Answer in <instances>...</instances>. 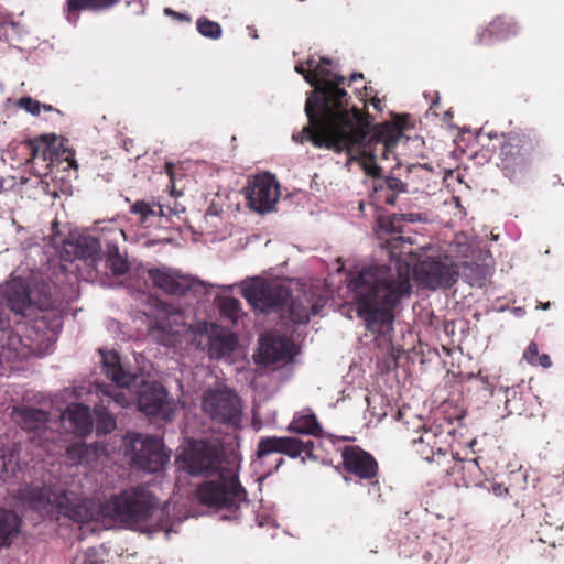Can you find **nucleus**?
Masks as SVG:
<instances>
[{
  "instance_id": "f257e3e1",
  "label": "nucleus",
  "mask_w": 564,
  "mask_h": 564,
  "mask_svg": "<svg viewBox=\"0 0 564 564\" xmlns=\"http://www.w3.org/2000/svg\"><path fill=\"white\" fill-rule=\"evenodd\" d=\"M20 495L23 503L42 517L63 516L77 523L109 519L133 527L148 521L159 506L156 497L145 486L130 487L98 505L74 492L56 491L47 486H26Z\"/></svg>"
},
{
  "instance_id": "f03ea898",
  "label": "nucleus",
  "mask_w": 564,
  "mask_h": 564,
  "mask_svg": "<svg viewBox=\"0 0 564 564\" xmlns=\"http://www.w3.org/2000/svg\"><path fill=\"white\" fill-rule=\"evenodd\" d=\"M369 119L368 113L355 107L319 133L311 135L308 141L315 148L346 152L352 159H360L366 173L378 177L382 170L377 160L388 159L402 137L404 124L399 120L371 126Z\"/></svg>"
},
{
  "instance_id": "7ed1b4c3",
  "label": "nucleus",
  "mask_w": 564,
  "mask_h": 564,
  "mask_svg": "<svg viewBox=\"0 0 564 564\" xmlns=\"http://www.w3.org/2000/svg\"><path fill=\"white\" fill-rule=\"evenodd\" d=\"M357 316L372 334H379L395 318V308L410 296V267L398 260L395 268L364 267L348 284Z\"/></svg>"
},
{
  "instance_id": "20e7f679",
  "label": "nucleus",
  "mask_w": 564,
  "mask_h": 564,
  "mask_svg": "<svg viewBox=\"0 0 564 564\" xmlns=\"http://www.w3.org/2000/svg\"><path fill=\"white\" fill-rule=\"evenodd\" d=\"M185 464L192 476L216 477L197 488V497L203 505L230 509L247 500V491L239 481L238 466L226 455L220 443L191 442Z\"/></svg>"
},
{
  "instance_id": "39448f33",
  "label": "nucleus",
  "mask_w": 564,
  "mask_h": 564,
  "mask_svg": "<svg viewBox=\"0 0 564 564\" xmlns=\"http://www.w3.org/2000/svg\"><path fill=\"white\" fill-rule=\"evenodd\" d=\"M305 65L313 69L316 76L314 90L305 102V113L308 122L302 130L292 135L293 141L304 143L314 133H319L333 122L347 115L356 106L350 104V97L344 88L346 78L332 70L333 61L314 57L305 61Z\"/></svg>"
},
{
  "instance_id": "423d86ee",
  "label": "nucleus",
  "mask_w": 564,
  "mask_h": 564,
  "mask_svg": "<svg viewBox=\"0 0 564 564\" xmlns=\"http://www.w3.org/2000/svg\"><path fill=\"white\" fill-rule=\"evenodd\" d=\"M100 352L104 373L117 384V387L100 388V401L94 408L97 434L106 435L111 433L117 426L112 412L130 405V393L120 390V388H128L135 381V376L123 369L117 351L101 350Z\"/></svg>"
},
{
  "instance_id": "0eeeda50",
  "label": "nucleus",
  "mask_w": 564,
  "mask_h": 564,
  "mask_svg": "<svg viewBox=\"0 0 564 564\" xmlns=\"http://www.w3.org/2000/svg\"><path fill=\"white\" fill-rule=\"evenodd\" d=\"M495 138L499 141L498 165L511 180L524 171L542 150L541 139L533 129H514L500 135L496 133Z\"/></svg>"
},
{
  "instance_id": "6e6552de",
  "label": "nucleus",
  "mask_w": 564,
  "mask_h": 564,
  "mask_svg": "<svg viewBox=\"0 0 564 564\" xmlns=\"http://www.w3.org/2000/svg\"><path fill=\"white\" fill-rule=\"evenodd\" d=\"M124 454L131 465L148 473L161 471L170 460L159 438L141 433H127L123 440Z\"/></svg>"
},
{
  "instance_id": "1a4fd4ad",
  "label": "nucleus",
  "mask_w": 564,
  "mask_h": 564,
  "mask_svg": "<svg viewBox=\"0 0 564 564\" xmlns=\"http://www.w3.org/2000/svg\"><path fill=\"white\" fill-rule=\"evenodd\" d=\"M242 295L254 310L270 313L282 310L289 302L291 292L278 281L256 278L243 288Z\"/></svg>"
},
{
  "instance_id": "9d476101",
  "label": "nucleus",
  "mask_w": 564,
  "mask_h": 564,
  "mask_svg": "<svg viewBox=\"0 0 564 564\" xmlns=\"http://www.w3.org/2000/svg\"><path fill=\"white\" fill-rule=\"evenodd\" d=\"M7 308L13 317V323L18 327L25 328L22 319L32 316L39 308L41 311L47 310L51 303L45 300L41 304L34 302L31 297V290L29 283L21 278H13L9 280L0 291Z\"/></svg>"
},
{
  "instance_id": "9b49d317",
  "label": "nucleus",
  "mask_w": 564,
  "mask_h": 564,
  "mask_svg": "<svg viewBox=\"0 0 564 564\" xmlns=\"http://www.w3.org/2000/svg\"><path fill=\"white\" fill-rule=\"evenodd\" d=\"M192 341L202 350H207L212 359L230 356L238 344L235 334L205 321L198 322L192 328Z\"/></svg>"
},
{
  "instance_id": "f8f14e48",
  "label": "nucleus",
  "mask_w": 564,
  "mask_h": 564,
  "mask_svg": "<svg viewBox=\"0 0 564 564\" xmlns=\"http://www.w3.org/2000/svg\"><path fill=\"white\" fill-rule=\"evenodd\" d=\"M203 409L214 422L234 427L241 423V399L228 388L207 391L203 399Z\"/></svg>"
},
{
  "instance_id": "ddd939ff",
  "label": "nucleus",
  "mask_w": 564,
  "mask_h": 564,
  "mask_svg": "<svg viewBox=\"0 0 564 564\" xmlns=\"http://www.w3.org/2000/svg\"><path fill=\"white\" fill-rule=\"evenodd\" d=\"M316 444L312 440H303L296 436H263L257 446V458L262 459L271 454H283L292 459L301 458L316 460Z\"/></svg>"
},
{
  "instance_id": "4468645a",
  "label": "nucleus",
  "mask_w": 564,
  "mask_h": 564,
  "mask_svg": "<svg viewBox=\"0 0 564 564\" xmlns=\"http://www.w3.org/2000/svg\"><path fill=\"white\" fill-rule=\"evenodd\" d=\"M137 404L140 412L147 416L171 421L174 413L173 403L167 398V391L158 382H144L137 392Z\"/></svg>"
},
{
  "instance_id": "2eb2a0df",
  "label": "nucleus",
  "mask_w": 564,
  "mask_h": 564,
  "mask_svg": "<svg viewBox=\"0 0 564 564\" xmlns=\"http://www.w3.org/2000/svg\"><path fill=\"white\" fill-rule=\"evenodd\" d=\"M344 470L368 485L378 482L379 465L372 454L357 445H346L341 449Z\"/></svg>"
},
{
  "instance_id": "dca6fc26",
  "label": "nucleus",
  "mask_w": 564,
  "mask_h": 564,
  "mask_svg": "<svg viewBox=\"0 0 564 564\" xmlns=\"http://www.w3.org/2000/svg\"><path fill=\"white\" fill-rule=\"evenodd\" d=\"M420 271L423 282L432 290L449 289L459 276V268L449 256L425 259Z\"/></svg>"
},
{
  "instance_id": "f3484780",
  "label": "nucleus",
  "mask_w": 564,
  "mask_h": 564,
  "mask_svg": "<svg viewBox=\"0 0 564 564\" xmlns=\"http://www.w3.org/2000/svg\"><path fill=\"white\" fill-rule=\"evenodd\" d=\"M279 197V184L275 177L269 173L254 176L246 188L248 204L258 213L272 210Z\"/></svg>"
},
{
  "instance_id": "a211bd4d",
  "label": "nucleus",
  "mask_w": 564,
  "mask_h": 564,
  "mask_svg": "<svg viewBox=\"0 0 564 564\" xmlns=\"http://www.w3.org/2000/svg\"><path fill=\"white\" fill-rule=\"evenodd\" d=\"M0 357L7 361L25 359L41 349L40 344L35 343L30 335H22L20 330H14L12 326L1 332Z\"/></svg>"
},
{
  "instance_id": "6ab92c4d",
  "label": "nucleus",
  "mask_w": 564,
  "mask_h": 564,
  "mask_svg": "<svg viewBox=\"0 0 564 564\" xmlns=\"http://www.w3.org/2000/svg\"><path fill=\"white\" fill-rule=\"evenodd\" d=\"M195 325H187L183 313L174 312L158 319L150 328V335L164 346H175L180 335L191 332Z\"/></svg>"
},
{
  "instance_id": "aec40b11",
  "label": "nucleus",
  "mask_w": 564,
  "mask_h": 564,
  "mask_svg": "<svg viewBox=\"0 0 564 564\" xmlns=\"http://www.w3.org/2000/svg\"><path fill=\"white\" fill-rule=\"evenodd\" d=\"M100 241L93 236H78L67 239L63 245V257L65 260L82 259L88 264H96L101 259Z\"/></svg>"
},
{
  "instance_id": "412c9836",
  "label": "nucleus",
  "mask_w": 564,
  "mask_h": 564,
  "mask_svg": "<svg viewBox=\"0 0 564 564\" xmlns=\"http://www.w3.org/2000/svg\"><path fill=\"white\" fill-rule=\"evenodd\" d=\"M148 274L153 285L169 295L183 296L192 291L194 286L192 279L165 270L151 269Z\"/></svg>"
},
{
  "instance_id": "4be33fe9",
  "label": "nucleus",
  "mask_w": 564,
  "mask_h": 564,
  "mask_svg": "<svg viewBox=\"0 0 564 564\" xmlns=\"http://www.w3.org/2000/svg\"><path fill=\"white\" fill-rule=\"evenodd\" d=\"M441 435L432 430L421 432L419 438L412 441L413 451L425 462L441 464L447 457V449L443 447Z\"/></svg>"
},
{
  "instance_id": "5701e85b",
  "label": "nucleus",
  "mask_w": 564,
  "mask_h": 564,
  "mask_svg": "<svg viewBox=\"0 0 564 564\" xmlns=\"http://www.w3.org/2000/svg\"><path fill=\"white\" fill-rule=\"evenodd\" d=\"M291 341L281 335L267 334L260 339V355L268 365L285 360L291 355Z\"/></svg>"
},
{
  "instance_id": "b1692460",
  "label": "nucleus",
  "mask_w": 564,
  "mask_h": 564,
  "mask_svg": "<svg viewBox=\"0 0 564 564\" xmlns=\"http://www.w3.org/2000/svg\"><path fill=\"white\" fill-rule=\"evenodd\" d=\"M13 421L28 432H40L45 430L48 413L42 409L31 406H18L12 412Z\"/></svg>"
},
{
  "instance_id": "393cba45",
  "label": "nucleus",
  "mask_w": 564,
  "mask_h": 564,
  "mask_svg": "<svg viewBox=\"0 0 564 564\" xmlns=\"http://www.w3.org/2000/svg\"><path fill=\"white\" fill-rule=\"evenodd\" d=\"M119 2L120 0H66V19L69 22L76 23L82 11L104 12L113 8Z\"/></svg>"
},
{
  "instance_id": "a878e982",
  "label": "nucleus",
  "mask_w": 564,
  "mask_h": 564,
  "mask_svg": "<svg viewBox=\"0 0 564 564\" xmlns=\"http://www.w3.org/2000/svg\"><path fill=\"white\" fill-rule=\"evenodd\" d=\"M63 416L72 424L75 433L85 436L93 432L94 421L89 406L80 403H73L67 406Z\"/></svg>"
},
{
  "instance_id": "bb28decb",
  "label": "nucleus",
  "mask_w": 564,
  "mask_h": 564,
  "mask_svg": "<svg viewBox=\"0 0 564 564\" xmlns=\"http://www.w3.org/2000/svg\"><path fill=\"white\" fill-rule=\"evenodd\" d=\"M288 431L291 433L310 435L317 438L333 436L323 431L316 415L314 413L296 414L288 426Z\"/></svg>"
},
{
  "instance_id": "cd10ccee",
  "label": "nucleus",
  "mask_w": 564,
  "mask_h": 564,
  "mask_svg": "<svg viewBox=\"0 0 564 564\" xmlns=\"http://www.w3.org/2000/svg\"><path fill=\"white\" fill-rule=\"evenodd\" d=\"M20 527L21 519L15 512L0 508V547L10 545L12 538L19 534Z\"/></svg>"
},
{
  "instance_id": "c85d7f7f",
  "label": "nucleus",
  "mask_w": 564,
  "mask_h": 564,
  "mask_svg": "<svg viewBox=\"0 0 564 564\" xmlns=\"http://www.w3.org/2000/svg\"><path fill=\"white\" fill-rule=\"evenodd\" d=\"M518 34V26L514 22L503 19L496 18L490 22L489 26L479 34L478 43L482 44L492 35H500L503 37Z\"/></svg>"
},
{
  "instance_id": "c756f323",
  "label": "nucleus",
  "mask_w": 564,
  "mask_h": 564,
  "mask_svg": "<svg viewBox=\"0 0 564 564\" xmlns=\"http://www.w3.org/2000/svg\"><path fill=\"white\" fill-rule=\"evenodd\" d=\"M106 268L116 276L123 275L130 270L127 258L122 257L116 243H108L106 248Z\"/></svg>"
},
{
  "instance_id": "7c9ffc66",
  "label": "nucleus",
  "mask_w": 564,
  "mask_h": 564,
  "mask_svg": "<svg viewBox=\"0 0 564 564\" xmlns=\"http://www.w3.org/2000/svg\"><path fill=\"white\" fill-rule=\"evenodd\" d=\"M29 149L31 155L30 160L34 164L43 162L46 167L54 164L53 159H51L48 135H41L40 138L31 141L29 143Z\"/></svg>"
},
{
  "instance_id": "2f4dec72",
  "label": "nucleus",
  "mask_w": 564,
  "mask_h": 564,
  "mask_svg": "<svg viewBox=\"0 0 564 564\" xmlns=\"http://www.w3.org/2000/svg\"><path fill=\"white\" fill-rule=\"evenodd\" d=\"M505 408L509 414L521 415L525 412V395L523 392V384L509 387L506 389Z\"/></svg>"
},
{
  "instance_id": "473e14b6",
  "label": "nucleus",
  "mask_w": 564,
  "mask_h": 564,
  "mask_svg": "<svg viewBox=\"0 0 564 564\" xmlns=\"http://www.w3.org/2000/svg\"><path fill=\"white\" fill-rule=\"evenodd\" d=\"M288 318L294 324H305L310 321V307L306 301L301 299L289 300Z\"/></svg>"
},
{
  "instance_id": "72a5a7b5",
  "label": "nucleus",
  "mask_w": 564,
  "mask_h": 564,
  "mask_svg": "<svg viewBox=\"0 0 564 564\" xmlns=\"http://www.w3.org/2000/svg\"><path fill=\"white\" fill-rule=\"evenodd\" d=\"M523 359L531 366H540L544 369L552 367L553 362L547 354H540L539 346L535 341H531L523 351Z\"/></svg>"
},
{
  "instance_id": "f704fd0d",
  "label": "nucleus",
  "mask_w": 564,
  "mask_h": 564,
  "mask_svg": "<svg viewBox=\"0 0 564 564\" xmlns=\"http://www.w3.org/2000/svg\"><path fill=\"white\" fill-rule=\"evenodd\" d=\"M21 24L9 14H0V41L11 42L21 35Z\"/></svg>"
},
{
  "instance_id": "c9c22d12",
  "label": "nucleus",
  "mask_w": 564,
  "mask_h": 564,
  "mask_svg": "<svg viewBox=\"0 0 564 564\" xmlns=\"http://www.w3.org/2000/svg\"><path fill=\"white\" fill-rule=\"evenodd\" d=\"M18 470H20L18 455L13 452L0 453V479L7 481L14 477Z\"/></svg>"
},
{
  "instance_id": "e433bc0d",
  "label": "nucleus",
  "mask_w": 564,
  "mask_h": 564,
  "mask_svg": "<svg viewBox=\"0 0 564 564\" xmlns=\"http://www.w3.org/2000/svg\"><path fill=\"white\" fill-rule=\"evenodd\" d=\"M218 307L221 316L235 322L241 313V303L232 296H224L219 299Z\"/></svg>"
},
{
  "instance_id": "4c0bfd02",
  "label": "nucleus",
  "mask_w": 564,
  "mask_h": 564,
  "mask_svg": "<svg viewBox=\"0 0 564 564\" xmlns=\"http://www.w3.org/2000/svg\"><path fill=\"white\" fill-rule=\"evenodd\" d=\"M196 24L198 32L205 37L217 40L221 36V26L215 21L202 17L197 20Z\"/></svg>"
},
{
  "instance_id": "58836bf2",
  "label": "nucleus",
  "mask_w": 564,
  "mask_h": 564,
  "mask_svg": "<svg viewBox=\"0 0 564 564\" xmlns=\"http://www.w3.org/2000/svg\"><path fill=\"white\" fill-rule=\"evenodd\" d=\"M419 215L417 214H413V213H409V214H402V215H393L387 225H382L383 227L387 228V230L391 231V232H401V229H400V223L402 220H405V221H409V223H414L416 220H419Z\"/></svg>"
},
{
  "instance_id": "ea45409f",
  "label": "nucleus",
  "mask_w": 564,
  "mask_h": 564,
  "mask_svg": "<svg viewBox=\"0 0 564 564\" xmlns=\"http://www.w3.org/2000/svg\"><path fill=\"white\" fill-rule=\"evenodd\" d=\"M130 212L134 215H139L142 223L147 221L150 216L156 214L153 206L144 200H137L130 207Z\"/></svg>"
},
{
  "instance_id": "a19ab883",
  "label": "nucleus",
  "mask_w": 564,
  "mask_h": 564,
  "mask_svg": "<svg viewBox=\"0 0 564 564\" xmlns=\"http://www.w3.org/2000/svg\"><path fill=\"white\" fill-rule=\"evenodd\" d=\"M87 455V447L84 444H74L67 447V456L70 460L83 463Z\"/></svg>"
},
{
  "instance_id": "79ce46f5",
  "label": "nucleus",
  "mask_w": 564,
  "mask_h": 564,
  "mask_svg": "<svg viewBox=\"0 0 564 564\" xmlns=\"http://www.w3.org/2000/svg\"><path fill=\"white\" fill-rule=\"evenodd\" d=\"M18 105L20 108L24 109L25 111L34 116L40 115V111L42 109V104L33 99L32 97H22L19 100Z\"/></svg>"
},
{
  "instance_id": "37998d69",
  "label": "nucleus",
  "mask_w": 564,
  "mask_h": 564,
  "mask_svg": "<svg viewBox=\"0 0 564 564\" xmlns=\"http://www.w3.org/2000/svg\"><path fill=\"white\" fill-rule=\"evenodd\" d=\"M83 564H105L102 553L96 547H89L85 552Z\"/></svg>"
},
{
  "instance_id": "c03bdc74",
  "label": "nucleus",
  "mask_w": 564,
  "mask_h": 564,
  "mask_svg": "<svg viewBox=\"0 0 564 564\" xmlns=\"http://www.w3.org/2000/svg\"><path fill=\"white\" fill-rule=\"evenodd\" d=\"M50 142V152L51 159H53V163L57 162L61 156L62 141L57 139L56 135H48Z\"/></svg>"
},
{
  "instance_id": "a18cd8bd",
  "label": "nucleus",
  "mask_w": 564,
  "mask_h": 564,
  "mask_svg": "<svg viewBox=\"0 0 564 564\" xmlns=\"http://www.w3.org/2000/svg\"><path fill=\"white\" fill-rule=\"evenodd\" d=\"M386 186L388 189L393 193H403L406 192V184L403 183L400 178L394 176H389L386 178Z\"/></svg>"
},
{
  "instance_id": "49530a36",
  "label": "nucleus",
  "mask_w": 564,
  "mask_h": 564,
  "mask_svg": "<svg viewBox=\"0 0 564 564\" xmlns=\"http://www.w3.org/2000/svg\"><path fill=\"white\" fill-rule=\"evenodd\" d=\"M405 242V238L403 236H397L391 239H388L384 243V247L390 252L391 258L397 257V249Z\"/></svg>"
},
{
  "instance_id": "de8ad7c7",
  "label": "nucleus",
  "mask_w": 564,
  "mask_h": 564,
  "mask_svg": "<svg viewBox=\"0 0 564 564\" xmlns=\"http://www.w3.org/2000/svg\"><path fill=\"white\" fill-rule=\"evenodd\" d=\"M295 72L301 74L304 79L313 87L316 84V76L313 74V69L308 68V66H304V64L295 65Z\"/></svg>"
},
{
  "instance_id": "09e8293b",
  "label": "nucleus",
  "mask_w": 564,
  "mask_h": 564,
  "mask_svg": "<svg viewBox=\"0 0 564 564\" xmlns=\"http://www.w3.org/2000/svg\"><path fill=\"white\" fill-rule=\"evenodd\" d=\"M455 252L460 254L463 258H468L471 253V246L457 241Z\"/></svg>"
},
{
  "instance_id": "8fccbe9b",
  "label": "nucleus",
  "mask_w": 564,
  "mask_h": 564,
  "mask_svg": "<svg viewBox=\"0 0 564 564\" xmlns=\"http://www.w3.org/2000/svg\"><path fill=\"white\" fill-rule=\"evenodd\" d=\"M464 468H467L469 471H473L474 469H480L478 465V459H469L466 462V466Z\"/></svg>"
},
{
  "instance_id": "3c124183",
  "label": "nucleus",
  "mask_w": 564,
  "mask_h": 564,
  "mask_svg": "<svg viewBox=\"0 0 564 564\" xmlns=\"http://www.w3.org/2000/svg\"><path fill=\"white\" fill-rule=\"evenodd\" d=\"M397 202L395 193H392L386 197V203L389 205H394Z\"/></svg>"
},
{
  "instance_id": "603ef678",
  "label": "nucleus",
  "mask_w": 564,
  "mask_h": 564,
  "mask_svg": "<svg viewBox=\"0 0 564 564\" xmlns=\"http://www.w3.org/2000/svg\"><path fill=\"white\" fill-rule=\"evenodd\" d=\"M358 78L362 79L364 75L361 73H354V74H351V76L349 78V84L348 85H350L352 82H355Z\"/></svg>"
},
{
  "instance_id": "864d4df0",
  "label": "nucleus",
  "mask_w": 564,
  "mask_h": 564,
  "mask_svg": "<svg viewBox=\"0 0 564 564\" xmlns=\"http://www.w3.org/2000/svg\"><path fill=\"white\" fill-rule=\"evenodd\" d=\"M438 102H440V97L437 96L436 99L432 102L431 107H430V110L434 112V115L437 116L436 113V107L438 106Z\"/></svg>"
},
{
  "instance_id": "5fc2aeb1",
  "label": "nucleus",
  "mask_w": 564,
  "mask_h": 564,
  "mask_svg": "<svg viewBox=\"0 0 564 564\" xmlns=\"http://www.w3.org/2000/svg\"><path fill=\"white\" fill-rule=\"evenodd\" d=\"M536 534L539 535V536H538V540H539L540 542H542V543H550V544L554 545V542H551V541H547V540L543 539V538L541 536V532H540V531H538V532H536Z\"/></svg>"
},
{
  "instance_id": "6e6d98bb",
  "label": "nucleus",
  "mask_w": 564,
  "mask_h": 564,
  "mask_svg": "<svg viewBox=\"0 0 564 564\" xmlns=\"http://www.w3.org/2000/svg\"><path fill=\"white\" fill-rule=\"evenodd\" d=\"M42 109H44L45 111H53L54 108L51 106V105H42Z\"/></svg>"
},
{
  "instance_id": "4d7b16f0",
  "label": "nucleus",
  "mask_w": 564,
  "mask_h": 564,
  "mask_svg": "<svg viewBox=\"0 0 564 564\" xmlns=\"http://www.w3.org/2000/svg\"><path fill=\"white\" fill-rule=\"evenodd\" d=\"M283 464H284V458H282V457H281V458H279V459H278V463H276V466H275V469H278V468H279L281 465H283Z\"/></svg>"
},
{
  "instance_id": "13d9d810",
  "label": "nucleus",
  "mask_w": 564,
  "mask_h": 564,
  "mask_svg": "<svg viewBox=\"0 0 564 564\" xmlns=\"http://www.w3.org/2000/svg\"><path fill=\"white\" fill-rule=\"evenodd\" d=\"M541 307L543 310H547L550 307V302L545 303V304H541Z\"/></svg>"
},
{
  "instance_id": "bf43d9fd",
  "label": "nucleus",
  "mask_w": 564,
  "mask_h": 564,
  "mask_svg": "<svg viewBox=\"0 0 564 564\" xmlns=\"http://www.w3.org/2000/svg\"><path fill=\"white\" fill-rule=\"evenodd\" d=\"M480 379L485 384H488V379L486 377H481Z\"/></svg>"
},
{
  "instance_id": "052dcab7",
  "label": "nucleus",
  "mask_w": 564,
  "mask_h": 564,
  "mask_svg": "<svg viewBox=\"0 0 564 564\" xmlns=\"http://www.w3.org/2000/svg\"><path fill=\"white\" fill-rule=\"evenodd\" d=\"M165 12H166L167 14H172V11H171L170 9H166V10H165Z\"/></svg>"
}]
</instances>
